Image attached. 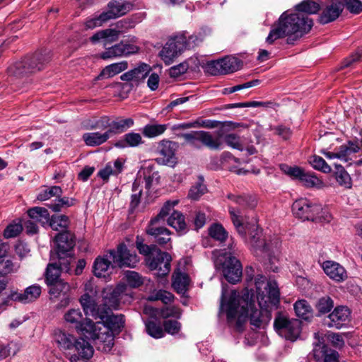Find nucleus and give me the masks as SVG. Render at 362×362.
Segmentation results:
<instances>
[{
	"label": "nucleus",
	"mask_w": 362,
	"mask_h": 362,
	"mask_svg": "<svg viewBox=\"0 0 362 362\" xmlns=\"http://www.w3.org/2000/svg\"><path fill=\"white\" fill-rule=\"evenodd\" d=\"M226 313L228 322L234 325L239 332L244 330L248 318L255 328H264L272 319L271 310L267 308H256L254 296L248 290L244 291L241 296L233 291L226 305Z\"/></svg>",
	"instance_id": "1"
},
{
	"label": "nucleus",
	"mask_w": 362,
	"mask_h": 362,
	"mask_svg": "<svg viewBox=\"0 0 362 362\" xmlns=\"http://www.w3.org/2000/svg\"><path fill=\"white\" fill-rule=\"evenodd\" d=\"M313 25V21L308 16L297 12H284L275 23L266 39V42L272 45L276 40L288 36V43H291V36L294 35V40L298 39L303 34L308 33ZM293 40V39H292Z\"/></svg>",
	"instance_id": "2"
},
{
	"label": "nucleus",
	"mask_w": 362,
	"mask_h": 362,
	"mask_svg": "<svg viewBox=\"0 0 362 362\" xmlns=\"http://www.w3.org/2000/svg\"><path fill=\"white\" fill-rule=\"evenodd\" d=\"M57 341L62 349L68 351L66 354L70 362H89L93 355V346L83 338L76 339L62 332L59 334Z\"/></svg>",
	"instance_id": "3"
},
{
	"label": "nucleus",
	"mask_w": 362,
	"mask_h": 362,
	"mask_svg": "<svg viewBox=\"0 0 362 362\" xmlns=\"http://www.w3.org/2000/svg\"><path fill=\"white\" fill-rule=\"evenodd\" d=\"M56 246L50 252V260H58L66 273H71V265L75 262L73 253L76 245L74 235L69 231L59 233L55 236Z\"/></svg>",
	"instance_id": "4"
},
{
	"label": "nucleus",
	"mask_w": 362,
	"mask_h": 362,
	"mask_svg": "<svg viewBox=\"0 0 362 362\" xmlns=\"http://www.w3.org/2000/svg\"><path fill=\"white\" fill-rule=\"evenodd\" d=\"M51 60V52L45 49L16 62L11 67V72L16 76L22 77L44 69Z\"/></svg>",
	"instance_id": "5"
},
{
	"label": "nucleus",
	"mask_w": 362,
	"mask_h": 362,
	"mask_svg": "<svg viewBox=\"0 0 362 362\" xmlns=\"http://www.w3.org/2000/svg\"><path fill=\"white\" fill-rule=\"evenodd\" d=\"M177 204V200L167 201L158 214L150 221L146 228V233L152 236L154 241L160 245H163L170 240V231L168 228L161 226V223H164L165 218Z\"/></svg>",
	"instance_id": "6"
},
{
	"label": "nucleus",
	"mask_w": 362,
	"mask_h": 362,
	"mask_svg": "<svg viewBox=\"0 0 362 362\" xmlns=\"http://www.w3.org/2000/svg\"><path fill=\"white\" fill-rule=\"evenodd\" d=\"M134 124V119L132 118L117 117L112 119L107 116H103L90 124L89 127L91 129H107L110 136L112 137L117 134L126 132Z\"/></svg>",
	"instance_id": "7"
},
{
	"label": "nucleus",
	"mask_w": 362,
	"mask_h": 362,
	"mask_svg": "<svg viewBox=\"0 0 362 362\" xmlns=\"http://www.w3.org/2000/svg\"><path fill=\"white\" fill-rule=\"evenodd\" d=\"M274 328L282 337L295 341L301 332V322L298 319H289L286 315L278 312L274 319Z\"/></svg>",
	"instance_id": "8"
},
{
	"label": "nucleus",
	"mask_w": 362,
	"mask_h": 362,
	"mask_svg": "<svg viewBox=\"0 0 362 362\" xmlns=\"http://www.w3.org/2000/svg\"><path fill=\"white\" fill-rule=\"evenodd\" d=\"M109 257L112 260V268L118 267L134 268L139 259L134 252L129 250L124 243H119L116 250H108Z\"/></svg>",
	"instance_id": "9"
},
{
	"label": "nucleus",
	"mask_w": 362,
	"mask_h": 362,
	"mask_svg": "<svg viewBox=\"0 0 362 362\" xmlns=\"http://www.w3.org/2000/svg\"><path fill=\"white\" fill-rule=\"evenodd\" d=\"M240 62L237 58L227 56L206 63V69L211 75L228 74L238 71Z\"/></svg>",
	"instance_id": "10"
},
{
	"label": "nucleus",
	"mask_w": 362,
	"mask_h": 362,
	"mask_svg": "<svg viewBox=\"0 0 362 362\" xmlns=\"http://www.w3.org/2000/svg\"><path fill=\"white\" fill-rule=\"evenodd\" d=\"M233 250V244H230L229 246L230 255L225 257L222 263V269L226 279L230 284H236L242 277L243 267L240 260L234 256H231Z\"/></svg>",
	"instance_id": "11"
},
{
	"label": "nucleus",
	"mask_w": 362,
	"mask_h": 362,
	"mask_svg": "<svg viewBox=\"0 0 362 362\" xmlns=\"http://www.w3.org/2000/svg\"><path fill=\"white\" fill-rule=\"evenodd\" d=\"M186 46V37L182 35L170 39L160 54L165 64L167 65L172 64L173 59L185 49Z\"/></svg>",
	"instance_id": "12"
},
{
	"label": "nucleus",
	"mask_w": 362,
	"mask_h": 362,
	"mask_svg": "<svg viewBox=\"0 0 362 362\" xmlns=\"http://www.w3.org/2000/svg\"><path fill=\"white\" fill-rule=\"evenodd\" d=\"M171 256L166 252L160 250L156 251L153 255L146 258V265L151 270H157V276L163 277L170 271Z\"/></svg>",
	"instance_id": "13"
},
{
	"label": "nucleus",
	"mask_w": 362,
	"mask_h": 362,
	"mask_svg": "<svg viewBox=\"0 0 362 362\" xmlns=\"http://www.w3.org/2000/svg\"><path fill=\"white\" fill-rule=\"evenodd\" d=\"M294 216L303 221H312L321 211V205L313 204L306 199L296 200L292 205Z\"/></svg>",
	"instance_id": "14"
},
{
	"label": "nucleus",
	"mask_w": 362,
	"mask_h": 362,
	"mask_svg": "<svg viewBox=\"0 0 362 362\" xmlns=\"http://www.w3.org/2000/svg\"><path fill=\"white\" fill-rule=\"evenodd\" d=\"M101 326L114 334H118L124 327L125 320L123 315H114L112 310L106 308L99 318Z\"/></svg>",
	"instance_id": "15"
},
{
	"label": "nucleus",
	"mask_w": 362,
	"mask_h": 362,
	"mask_svg": "<svg viewBox=\"0 0 362 362\" xmlns=\"http://www.w3.org/2000/svg\"><path fill=\"white\" fill-rule=\"evenodd\" d=\"M350 311L344 306H337L322 320V325L329 328H341L349 320Z\"/></svg>",
	"instance_id": "16"
},
{
	"label": "nucleus",
	"mask_w": 362,
	"mask_h": 362,
	"mask_svg": "<svg viewBox=\"0 0 362 362\" xmlns=\"http://www.w3.org/2000/svg\"><path fill=\"white\" fill-rule=\"evenodd\" d=\"M312 355L316 361L339 362L338 352L320 341L315 345Z\"/></svg>",
	"instance_id": "17"
},
{
	"label": "nucleus",
	"mask_w": 362,
	"mask_h": 362,
	"mask_svg": "<svg viewBox=\"0 0 362 362\" xmlns=\"http://www.w3.org/2000/svg\"><path fill=\"white\" fill-rule=\"evenodd\" d=\"M267 294L264 295L261 293V296H258V298L261 300H264L267 304L265 306L269 310L276 308L279 304L280 293L276 282L268 281L266 286L264 288Z\"/></svg>",
	"instance_id": "18"
},
{
	"label": "nucleus",
	"mask_w": 362,
	"mask_h": 362,
	"mask_svg": "<svg viewBox=\"0 0 362 362\" xmlns=\"http://www.w3.org/2000/svg\"><path fill=\"white\" fill-rule=\"evenodd\" d=\"M356 153H362V139L349 141L346 144L341 145L337 152L334 153H328L326 154L329 158H341L344 157L353 156Z\"/></svg>",
	"instance_id": "19"
},
{
	"label": "nucleus",
	"mask_w": 362,
	"mask_h": 362,
	"mask_svg": "<svg viewBox=\"0 0 362 362\" xmlns=\"http://www.w3.org/2000/svg\"><path fill=\"white\" fill-rule=\"evenodd\" d=\"M80 303L86 315H90L95 320L99 319L107 308L98 305L95 300L88 293L83 294L80 298Z\"/></svg>",
	"instance_id": "20"
},
{
	"label": "nucleus",
	"mask_w": 362,
	"mask_h": 362,
	"mask_svg": "<svg viewBox=\"0 0 362 362\" xmlns=\"http://www.w3.org/2000/svg\"><path fill=\"white\" fill-rule=\"evenodd\" d=\"M124 286L118 285L115 288H107L103 291V304L102 306L109 309H117L119 307L121 295L124 291Z\"/></svg>",
	"instance_id": "21"
},
{
	"label": "nucleus",
	"mask_w": 362,
	"mask_h": 362,
	"mask_svg": "<svg viewBox=\"0 0 362 362\" xmlns=\"http://www.w3.org/2000/svg\"><path fill=\"white\" fill-rule=\"evenodd\" d=\"M150 71L151 67L149 65L141 63L134 69L121 75L120 78L124 81H133L139 83L146 78Z\"/></svg>",
	"instance_id": "22"
},
{
	"label": "nucleus",
	"mask_w": 362,
	"mask_h": 362,
	"mask_svg": "<svg viewBox=\"0 0 362 362\" xmlns=\"http://www.w3.org/2000/svg\"><path fill=\"white\" fill-rule=\"evenodd\" d=\"M322 268L325 273L337 282L344 281L347 279L346 271L336 262L325 261L323 262Z\"/></svg>",
	"instance_id": "23"
},
{
	"label": "nucleus",
	"mask_w": 362,
	"mask_h": 362,
	"mask_svg": "<svg viewBox=\"0 0 362 362\" xmlns=\"http://www.w3.org/2000/svg\"><path fill=\"white\" fill-rule=\"evenodd\" d=\"M114 334L101 327L93 340L95 341L98 349L104 352H108L114 345Z\"/></svg>",
	"instance_id": "24"
},
{
	"label": "nucleus",
	"mask_w": 362,
	"mask_h": 362,
	"mask_svg": "<svg viewBox=\"0 0 362 362\" xmlns=\"http://www.w3.org/2000/svg\"><path fill=\"white\" fill-rule=\"evenodd\" d=\"M223 135V130H218L214 133L202 131L201 146L203 145L211 150L221 148L223 144L221 138Z\"/></svg>",
	"instance_id": "25"
},
{
	"label": "nucleus",
	"mask_w": 362,
	"mask_h": 362,
	"mask_svg": "<svg viewBox=\"0 0 362 362\" xmlns=\"http://www.w3.org/2000/svg\"><path fill=\"white\" fill-rule=\"evenodd\" d=\"M124 162L120 160L108 162L105 167L101 168L97 174V176L101 178L103 182H109L110 176H115L120 173L123 169Z\"/></svg>",
	"instance_id": "26"
},
{
	"label": "nucleus",
	"mask_w": 362,
	"mask_h": 362,
	"mask_svg": "<svg viewBox=\"0 0 362 362\" xmlns=\"http://www.w3.org/2000/svg\"><path fill=\"white\" fill-rule=\"evenodd\" d=\"M342 11L343 5L341 2L332 3L323 10L320 16V22L322 24H327L332 22L340 16Z\"/></svg>",
	"instance_id": "27"
},
{
	"label": "nucleus",
	"mask_w": 362,
	"mask_h": 362,
	"mask_svg": "<svg viewBox=\"0 0 362 362\" xmlns=\"http://www.w3.org/2000/svg\"><path fill=\"white\" fill-rule=\"evenodd\" d=\"M61 272H66V270L62 268L59 261H52L47 266L45 272V282L47 286L63 281L59 279Z\"/></svg>",
	"instance_id": "28"
},
{
	"label": "nucleus",
	"mask_w": 362,
	"mask_h": 362,
	"mask_svg": "<svg viewBox=\"0 0 362 362\" xmlns=\"http://www.w3.org/2000/svg\"><path fill=\"white\" fill-rule=\"evenodd\" d=\"M179 147L180 145L177 142L168 139H163L158 143L157 151L159 155L165 158H173L175 156Z\"/></svg>",
	"instance_id": "29"
},
{
	"label": "nucleus",
	"mask_w": 362,
	"mask_h": 362,
	"mask_svg": "<svg viewBox=\"0 0 362 362\" xmlns=\"http://www.w3.org/2000/svg\"><path fill=\"white\" fill-rule=\"evenodd\" d=\"M109 253L107 252L103 257H98L93 263V273L97 277H105L108 269L112 267V260H110Z\"/></svg>",
	"instance_id": "30"
},
{
	"label": "nucleus",
	"mask_w": 362,
	"mask_h": 362,
	"mask_svg": "<svg viewBox=\"0 0 362 362\" xmlns=\"http://www.w3.org/2000/svg\"><path fill=\"white\" fill-rule=\"evenodd\" d=\"M250 244L255 250L261 252H269L271 250L269 244L262 238V230L257 227L253 228L250 233Z\"/></svg>",
	"instance_id": "31"
},
{
	"label": "nucleus",
	"mask_w": 362,
	"mask_h": 362,
	"mask_svg": "<svg viewBox=\"0 0 362 362\" xmlns=\"http://www.w3.org/2000/svg\"><path fill=\"white\" fill-rule=\"evenodd\" d=\"M82 138L86 145L95 146L105 143L110 136L106 129L103 133L99 132L85 133L83 134Z\"/></svg>",
	"instance_id": "32"
},
{
	"label": "nucleus",
	"mask_w": 362,
	"mask_h": 362,
	"mask_svg": "<svg viewBox=\"0 0 362 362\" xmlns=\"http://www.w3.org/2000/svg\"><path fill=\"white\" fill-rule=\"evenodd\" d=\"M128 67L127 61H122L120 62L113 63L105 66L100 74L98 76L97 79L108 78L121 73L126 70Z\"/></svg>",
	"instance_id": "33"
},
{
	"label": "nucleus",
	"mask_w": 362,
	"mask_h": 362,
	"mask_svg": "<svg viewBox=\"0 0 362 362\" xmlns=\"http://www.w3.org/2000/svg\"><path fill=\"white\" fill-rule=\"evenodd\" d=\"M168 224L175 228L180 234H185L187 231L184 215L178 211H173L167 220Z\"/></svg>",
	"instance_id": "34"
},
{
	"label": "nucleus",
	"mask_w": 362,
	"mask_h": 362,
	"mask_svg": "<svg viewBox=\"0 0 362 362\" xmlns=\"http://www.w3.org/2000/svg\"><path fill=\"white\" fill-rule=\"evenodd\" d=\"M101 327V322L94 323L91 320L86 318L81 322V327H78L76 330L93 339Z\"/></svg>",
	"instance_id": "35"
},
{
	"label": "nucleus",
	"mask_w": 362,
	"mask_h": 362,
	"mask_svg": "<svg viewBox=\"0 0 362 362\" xmlns=\"http://www.w3.org/2000/svg\"><path fill=\"white\" fill-rule=\"evenodd\" d=\"M228 198L238 204L241 209H253L257 204L256 198L249 194L235 195L229 194Z\"/></svg>",
	"instance_id": "36"
},
{
	"label": "nucleus",
	"mask_w": 362,
	"mask_h": 362,
	"mask_svg": "<svg viewBox=\"0 0 362 362\" xmlns=\"http://www.w3.org/2000/svg\"><path fill=\"white\" fill-rule=\"evenodd\" d=\"M29 217L35 222L42 226L49 223L50 216L47 209L40 206H35L28 211Z\"/></svg>",
	"instance_id": "37"
},
{
	"label": "nucleus",
	"mask_w": 362,
	"mask_h": 362,
	"mask_svg": "<svg viewBox=\"0 0 362 362\" xmlns=\"http://www.w3.org/2000/svg\"><path fill=\"white\" fill-rule=\"evenodd\" d=\"M296 315L305 320L310 321L313 317V309L305 300H298L294 304Z\"/></svg>",
	"instance_id": "38"
},
{
	"label": "nucleus",
	"mask_w": 362,
	"mask_h": 362,
	"mask_svg": "<svg viewBox=\"0 0 362 362\" xmlns=\"http://www.w3.org/2000/svg\"><path fill=\"white\" fill-rule=\"evenodd\" d=\"M119 33V31L115 29L100 30L95 33L90 37V40L93 42H96L100 40H104V45H106L108 42L116 41L118 39Z\"/></svg>",
	"instance_id": "39"
},
{
	"label": "nucleus",
	"mask_w": 362,
	"mask_h": 362,
	"mask_svg": "<svg viewBox=\"0 0 362 362\" xmlns=\"http://www.w3.org/2000/svg\"><path fill=\"white\" fill-rule=\"evenodd\" d=\"M107 8L118 18L128 13L132 8V4L122 0H112L108 3Z\"/></svg>",
	"instance_id": "40"
},
{
	"label": "nucleus",
	"mask_w": 362,
	"mask_h": 362,
	"mask_svg": "<svg viewBox=\"0 0 362 362\" xmlns=\"http://www.w3.org/2000/svg\"><path fill=\"white\" fill-rule=\"evenodd\" d=\"M189 277L186 274L176 273L173 276L172 286L174 290L180 294H184L188 289Z\"/></svg>",
	"instance_id": "41"
},
{
	"label": "nucleus",
	"mask_w": 362,
	"mask_h": 362,
	"mask_svg": "<svg viewBox=\"0 0 362 362\" xmlns=\"http://www.w3.org/2000/svg\"><path fill=\"white\" fill-rule=\"evenodd\" d=\"M334 167V177L337 182L341 187L346 189H350L351 187V179L350 175L342 165L336 164Z\"/></svg>",
	"instance_id": "42"
},
{
	"label": "nucleus",
	"mask_w": 362,
	"mask_h": 362,
	"mask_svg": "<svg viewBox=\"0 0 362 362\" xmlns=\"http://www.w3.org/2000/svg\"><path fill=\"white\" fill-rule=\"evenodd\" d=\"M297 13H303L305 16L316 13L320 8L319 4L313 0H304L296 6Z\"/></svg>",
	"instance_id": "43"
},
{
	"label": "nucleus",
	"mask_w": 362,
	"mask_h": 362,
	"mask_svg": "<svg viewBox=\"0 0 362 362\" xmlns=\"http://www.w3.org/2000/svg\"><path fill=\"white\" fill-rule=\"evenodd\" d=\"M177 136L182 139L185 144L197 148H201L202 131H192L188 133L178 134Z\"/></svg>",
	"instance_id": "44"
},
{
	"label": "nucleus",
	"mask_w": 362,
	"mask_h": 362,
	"mask_svg": "<svg viewBox=\"0 0 362 362\" xmlns=\"http://www.w3.org/2000/svg\"><path fill=\"white\" fill-rule=\"evenodd\" d=\"M229 160H211L210 163L208 164V168L211 170H217L223 168L224 161H226V169L231 172H235L238 175L245 174L250 172L249 169L238 168L236 166H230L228 163Z\"/></svg>",
	"instance_id": "45"
},
{
	"label": "nucleus",
	"mask_w": 362,
	"mask_h": 362,
	"mask_svg": "<svg viewBox=\"0 0 362 362\" xmlns=\"http://www.w3.org/2000/svg\"><path fill=\"white\" fill-rule=\"evenodd\" d=\"M168 129V124H146L142 129V134L148 138H153L162 135Z\"/></svg>",
	"instance_id": "46"
},
{
	"label": "nucleus",
	"mask_w": 362,
	"mask_h": 362,
	"mask_svg": "<svg viewBox=\"0 0 362 362\" xmlns=\"http://www.w3.org/2000/svg\"><path fill=\"white\" fill-rule=\"evenodd\" d=\"M65 321L71 324L76 329L81 327V322L84 319L79 309H71L64 314Z\"/></svg>",
	"instance_id": "47"
},
{
	"label": "nucleus",
	"mask_w": 362,
	"mask_h": 362,
	"mask_svg": "<svg viewBox=\"0 0 362 362\" xmlns=\"http://www.w3.org/2000/svg\"><path fill=\"white\" fill-rule=\"evenodd\" d=\"M334 308V301L329 296H323L318 299L315 304L317 316L328 313Z\"/></svg>",
	"instance_id": "48"
},
{
	"label": "nucleus",
	"mask_w": 362,
	"mask_h": 362,
	"mask_svg": "<svg viewBox=\"0 0 362 362\" xmlns=\"http://www.w3.org/2000/svg\"><path fill=\"white\" fill-rule=\"evenodd\" d=\"M116 18L115 13L108 8L107 11L103 12L97 18L88 21L86 25L89 28L100 26L103 23Z\"/></svg>",
	"instance_id": "49"
},
{
	"label": "nucleus",
	"mask_w": 362,
	"mask_h": 362,
	"mask_svg": "<svg viewBox=\"0 0 362 362\" xmlns=\"http://www.w3.org/2000/svg\"><path fill=\"white\" fill-rule=\"evenodd\" d=\"M147 299L149 301L160 300L164 304H168L173 300L174 296L167 291L160 289L158 291H153L150 293Z\"/></svg>",
	"instance_id": "50"
},
{
	"label": "nucleus",
	"mask_w": 362,
	"mask_h": 362,
	"mask_svg": "<svg viewBox=\"0 0 362 362\" xmlns=\"http://www.w3.org/2000/svg\"><path fill=\"white\" fill-rule=\"evenodd\" d=\"M144 240L142 237L137 235L136 238V247L139 250V253L144 255L146 257H148L150 255H153V253H156V251L159 250L157 248L156 245H148L144 243Z\"/></svg>",
	"instance_id": "51"
},
{
	"label": "nucleus",
	"mask_w": 362,
	"mask_h": 362,
	"mask_svg": "<svg viewBox=\"0 0 362 362\" xmlns=\"http://www.w3.org/2000/svg\"><path fill=\"white\" fill-rule=\"evenodd\" d=\"M123 40L119 43L112 46L111 47L107 48L105 51L100 54V58L103 59H112L115 57H124V52H122Z\"/></svg>",
	"instance_id": "52"
},
{
	"label": "nucleus",
	"mask_w": 362,
	"mask_h": 362,
	"mask_svg": "<svg viewBox=\"0 0 362 362\" xmlns=\"http://www.w3.org/2000/svg\"><path fill=\"white\" fill-rule=\"evenodd\" d=\"M69 217L66 215H53L50 217L49 225L54 230L66 228L69 226Z\"/></svg>",
	"instance_id": "53"
},
{
	"label": "nucleus",
	"mask_w": 362,
	"mask_h": 362,
	"mask_svg": "<svg viewBox=\"0 0 362 362\" xmlns=\"http://www.w3.org/2000/svg\"><path fill=\"white\" fill-rule=\"evenodd\" d=\"M41 292V286L37 284L27 287L23 293L25 304L35 301L40 296Z\"/></svg>",
	"instance_id": "54"
},
{
	"label": "nucleus",
	"mask_w": 362,
	"mask_h": 362,
	"mask_svg": "<svg viewBox=\"0 0 362 362\" xmlns=\"http://www.w3.org/2000/svg\"><path fill=\"white\" fill-rule=\"evenodd\" d=\"M204 178L202 176L199 177L198 182L195 185L192 186L188 194V197L194 200H197L206 191V187L203 184Z\"/></svg>",
	"instance_id": "55"
},
{
	"label": "nucleus",
	"mask_w": 362,
	"mask_h": 362,
	"mask_svg": "<svg viewBox=\"0 0 362 362\" xmlns=\"http://www.w3.org/2000/svg\"><path fill=\"white\" fill-rule=\"evenodd\" d=\"M49 287V293L55 298H57L61 293L66 295L70 289L68 283L61 281L48 286Z\"/></svg>",
	"instance_id": "56"
},
{
	"label": "nucleus",
	"mask_w": 362,
	"mask_h": 362,
	"mask_svg": "<svg viewBox=\"0 0 362 362\" xmlns=\"http://www.w3.org/2000/svg\"><path fill=\"white\" fill-rule=\"evenodd\" d=\"M146 330L151 337L156 339H160L164 336V331L160 325L153 320L146 322Z\"/></svg>",
	"instance_id": "57"
},
{
	"label": "nucleus",
	"mask_w": 362,
	"mask_h": 362,
	"mask_svg": "<svg viewBox=\"0 0 362 362\" xmlns=\"http://www.w3.org/2000/svg\"><path fill=\"white\" fill-rule=\"evenodd\" d=\"M209 235L214 240L220 242H223L227 236L228 233L224 228L221 224H214L209 229Z\"/></svg>",
	"instance_id": "58"
},
{
	"label": "nucleus",
	"mask_w": 362,
	"mask_h": 362,
	"mask_svg": "<svg viewBox=\"0 0 362 362\" xmlns=\"http://www.w3.org/2000/svg\"><path fill=\"white\" fill-rule=\"evenodd\" d=\"M229 212L231 216V219H232L233 223L234 226L235 227L237 231L238 232V233L240 235L245 236L246 234V230H245V226L243 223V221L240 218V216H241L240 209H238L237 213H235L233 209H231L230 208Z\"/></svg>",
	"instance_id": "59"
},
{
	"label": "nucleus",
	"mask_w": 362,
	"mask_h": 362,
	"mask_svg": "<svg viewBox=\"0 0 362 362\" xmlns=\"http://www.w3.org/2000/svg\"><path fill=\"white\" fill-rule=\"evenodd\" d=\"M128 285L132 288H138L144 284L142 276L134 271H127L124 274Z\"/></svg>",
	"instance_id": "60"
},
{
	"label": "nucleus",
	"mask_w": 362,
	"mask_h": 362,
	"mask_svg": "<svg viewBox=\"0 0 362 362\" xmlns=\"http://www.w3.org/2000/svg\"><path fill=\"white\" fill-rule=\"evenodd\" d=\"M280 168L285 174L292 178L298 179V180H300V177L304 172L303 169L296 165L290 166L286 164H281L280 165Z\"/></svg>",
	"instance_id": "61"
},
{
	"label": "nucleus",
	"mask_w": 362,
	"mask_h": 362,
	"mask_svg": "<svg viewBox=\"0 0 362 362\" xmlns=\"http://www.w3.org/2000/svg\"><path fill=\"white\" fill-rule=\"evenodd\" d=\"M62 194V190L59 186H52L48 189H45V191L40 192L37 199L40 201H45L50 199L52 197H59Z\"/></svg>",
	"instance_id": "62"
},
{
	"label": "nucleus",
	"mask_w": 362,
	"mask_h": 362,
	"mask_svg": "<svg viewBox=\"0 0 362 362\" xmlns=\"http://www.w3.org/2000/svg\"><path fill=\"white\" fill-rule=\"evenodd\" d=\"M182 315V310L177 306H167L160 310V316L163 318L175 317L180 319Z\"/></svg>",
	"instance_id": "63"
},
{
	"label": "nucleus",
	"mask_w": 362,
	"mask_h": 362,
	"mask_svg": "<svg viewBox=\"0 0 362 362\" xmlns=\"http://www.w3.org/2000/svg\"><path fill=\"white\" fill-rule=\"evenodd\" d=\"M124 141L130 147H136L144 142L140 134L135 132L126 134L124 136Z\"/></svg>",
	"instance_id": "64"
}]
</instances>
